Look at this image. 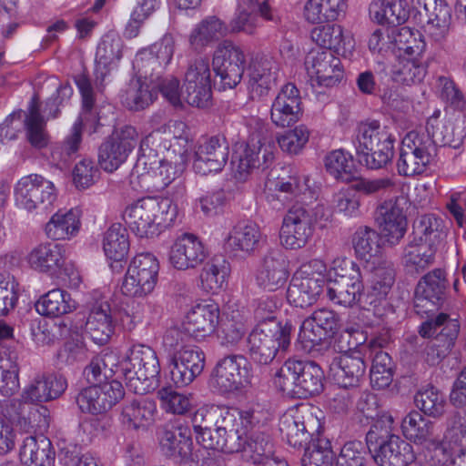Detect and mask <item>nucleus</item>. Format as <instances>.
Returning a JSON list of instances; mask_svg holds the SVG:
<instances>
[{
	"mask_svg": "<svg viewBox=\"0 0 466 466\" xmlns=\"http://www.w3.org/2000/svg\"><path fill=\"white\" fill-rule=\"evenodd\" d=\"M375 220L386 240L395 245L404 237L407 219L398 200H386L376 209Z\"/></svg>",
	"mask_w": 466,
	"mask_h": 466,
	"instance_id": "nucleus-32",
	"label": "nucleus"
},
{
	"mask_svg": "<svg viewBox=\"0 0 466 466\" xmlns=\"http://www.w3.org/2000/svg\"><path fill=\"white\" fill-rule=\"evenodd\" d=\"M169 369L172 381L177 387L189 385L204 370L205 355L196 346H182L169 353Z\"/></svg>",
	"mask_w": 466,
	"mask_h": 466,
	"instance_id": "nucleus-24",
	"label": "nucleus"
},
{
	"mask_svg": "<svg viewBox=\"0 0 466 466\" xmlns=\"http://www.w3.org/2000/svg\"><path fill=\"white\" fill-rule=\"evenodd\" d=\"M377 441V434L370 430L366 434L368 448L360 441H347L340 449L335 466H366L369 461L370 444Z\"/></svg>",
	"mask_w": 466,
	"mask_h": 466,
	"instance_id": "nucleus-57",
	"label": "nucleus"
},
{
	"mask_svg": "<svg viewBox=\"0 0 466 466\" xmlns=\"http://www.w3.org/2000/svg\"><path fill=\"white\" fill-rule=\"evenodd\" d=\"M289 277V263L278 249L270 250L261 259L255 275L257 286L268 292L283 288Z\"/></svg>",
	"mask_w": 466,
	"mask_h": 466,
	"instance_id": "nucleus-26",
	"label": "nucleus"
},
{
	"mask_svg": "<svg viewBox=\"0 0 466 466\" xmlns=\"http://www.w3.org/2000/svg\"><path fill=\"white\" fill-rule=\"evenodd\" d=\"M228 156L229 147L224 137L212 136L204 138L196 147L193 169L202 176L220 172L226 166Z\"/></svg>",
	"mask_w": 466,
	"mask_h": 466,
	"instance_id": "nucleus-23",
	"label": "nucleus"
},
{
	"mask_svg": "<svg viewBox=\"0 0 466 466\" xmlns=\"http://www.w3.org/2000/svg\"><path fill=\"white\" fill-rule=\"evenodd\" d=\"M160 365L156 352L144 344L132 345L122 362L126 385L135 394L145 395L155 390Z\"/></svg>",
	"mask_w": 466,
	"mask_h": 466,
	"instance_id": "nucleus-4",
	"label": "nucleus"
},
{
	"mask_svg": "<svg viewBox=\"0 0 466 466\" xmlns=\"http://www.w3.org/2000/svg\"><path fill=\"white\" fill-rule=\"evenodd\" d=\"M260 238V228L255 222L240 221L232 228L225 241L231 250L250 254L258 247Z\"/></svg>",
	"mask_w": 466,
	"mask_h": 466,
	"instance_id": "nucleus-47",
	"label": "nucleus"
},
{
	"mask_svg": "<svg viewBox=\"0 0 466 466\" xmlns=\"http://www.w3.org/2000/svg\"><path fill=\"white\" fill-rule=\"evenodd\" d=\"M369 11L370 18L381 25H399L409 17L402 0H373Z\"/></svg>",
	"mask_w": 466,
	"mask_h": 466,
	"instance_id": "nucleus-53",
	"label": "nucleus"
},
{
	"mask_svg": "<svg viewBox=\"0 0 466 466\" xmlns=\"http://www.w3.org/2000/svg\"><path fill=\"white\" fill-rule=\"evenodd\" d=\"M292 326L283 327L278 322L258 323L248 337V352L250 360L259 365H268L279 351H286L290 345Z\"/></svg>",
	"mask_w": 466,
	"mask_h": 466,
	"instance_id": "nucleus-8",
	"label": "nucleus"
},
{
	"mask_svg": "<svg viewBox=\"0 0 466 466\" xmlns=\"http://www.w3.org/2000/svg\"><path fill=\"white\" fill-rule=\"evenodd\" d=\"M123 42L116 33L105 35L99 42L96 53V79H103L109 72V66L122 56Z\"/></svg>",
	"mask_w": 466,
	"mask_h": 466,
	"instance_id": "nucleus-49",
	"label": "nucleus"
},
{
	"mask_svg": "<svg viewBox=\"0 0 466 466\" xmlns=\"http://www.w3.org/2000/svg\"><path fill=\"white\" fill-rule=\"evenodd\" d=\"M346 8V0H308L304 16L312 24L335 21L345 14Z\"/></svg>",
	"mask_w": 466,
	"mask_h": 466,
	"instance_id": "nucleus-55",
	"label": "nucleus"
},
{
	"mask_svg": "<svg viewBox=\"0 0 466 466\" xmlns=\"http://www.w3.org/2000/svg\"><path fill=\"white\" fill-rule=\"evenodd\" d=\"M19 457L25 466H55L56 451L49 439L28 436L23 441Z\"/></svg>",
	"mask_w": 466,
	"mask_h": 466,
	"instance_id": "nucleus-43",
	"label": "nucleus"
},
{
	"mask_svg": "<svg viewBox=\"0 0 466 466\" xmlns=\"http://www.w3.org/2000/svg\"><path fill=\"white\" fill-rule=\"evenodd\" d=\"M305 68L312 86L332 87L344 76L339 57L329 50H311L305 58Z\"/></svg>",
	"mask_w": 466,
	"mask_h": 466,
	"instance_id": "nucleus-22",
	"label": "nucleus"
},
{
	"mask_svg": "<svg viewBox=\"0 0 466 466\" xmlns=\"http://www.w3.org/2000/svg\"><path fill=\"white\" fill-rule=\"evenodd\" d=\"M412 5L427 17L426 33L437 43L444 41L451 22V8L445 0H412Z\"/></svg>",
	"mask_w": 466,
	"mask_h": 466,
	"instance_id": "nucleus-31",
	"label": "nucleus"
},
{
	"mask_svg": "<svg viewBox=\"0 0 466 466\" xmlns=\"http://www.w3.org/2000/svg\"><path fill=\"white\" fill-rule=\"evenodd\" d=\"M437 219L431 216H423L414 226L413 237L403 251V264L409 272H420L433 264L438 237Z\"/></svg>",
	"mask_w": 466,
	"mask_h": 466,
	"instance_id": "nucleus-9",
	"label": "nucleus"
},
{
	"mask_svg": "<svg viewBox=\"0 0 466 466\" xmlns=\"http://www.w3.org/2000/svg\"><path fill=\"white\" fill-rule=\"evenodd\" d=\"M75 82L82 96V112L65 139L56 143L51 148L50 162L59 169L66 168L76 157L81 147L83 126L91 133L96 132L101 126L96 106V94L90 80L86 75L79 74L76 76Z\"/></svg>",
	"mask_w": 466,
	"mask_h": 466,
	"instance_id": "nucleus-2",
	"label": "nucleus"
},
{
	"mask_svg": "<svg viewBox=\"0 0 466 466\" xmlns=\"http://www.w3.org/2000/svg\"><path fill=\"white\" fill-rule=\"evenodd\" d=\"M320 428L319 422L310 412L297 410L284 414L279 421V431L288 443L301 448Z\"/></svg>",
	"mask_w": 466,
	"mask_h": 466,
	"instance_id": "nucleus-27",
	"label": "nucleus"
},
{
	"mask_svg": "<svg viewBox=\"0 0 466 466\" xmlns=\"http://www.w3.org/2000/svg\"><path fill=\"white\" fill-rule=\"evenodd\" d=\"M159 445L164 455L180 459L182 461H194L191 430L180 422L167 423L160 431Z\"/></svg>",
	"mask_w": 466,
	"mask_h": 466,
	"instance_id": "nucleus-30",
	"label": "nucleus"
},
{
	"mask_svg": "<svg viewBox=\"0 0 466 466\" xmlns=\"http://www.w3.org/2000/svg\"><path fill=\"white\" fill-rule=\"evenodd\" d=\"M211 86L209 61L204 57L190 61L184 76L183 99L192 106L208 107L211 105Z\"/></svg>",
	"mask_w": 466,
	"mask_h": 466,
	"instance_id": "nucleus-16",
	"label": "nucleus"
},
{
	"mask_svg": "<svg viewBox=\"0 0 466 466\" xmlns=\"http://www.w3.org/2000/svg\"><path fill=\"white\" fill-rule=\"evenodd\" d=\"M354 250L359 258L370 261L380 252V236L371 228L360 227L352 237Z\"/></svg>",
	"mask_w": 466,
	"mask_h": 466,
	"instance_id": "nucleus-64",
	"label": "nucleus"
},
{
	"mask_svg": "<svg viewBox=\"0 0 466 466\" xmlns=\"http://www.w3.org/2000/svg\"><path fill=\"white\" fill-rule=\"evenodd\" d=\"M239 418L235 434L238 448L232 450V453L240 452L245 461L253 464L273 458L271 438L258 428L260 422L258 411L246 410Z\"/></svg>",
	"mask_w": 466,
	"mask_h": 466,
	"instance_id": "nucleus-7",
	"label": "nucleus"
},
{
	"mask_svg": "<svg viewBox=\"0 0 466 466\" xmlns=\"http://www.w3.org/2000/svg\"><path fill=\"white\" fill-rule=\"evenodd\" d=\"M177 216V207L169 198L147 197L125 208L123 218L138 238H155L171 226Z\"/></svg>",
	"mask_w": 466,
	"mask_h": 466,
	"instance_id": "nucleus-3",
	"label": "nucleus"
},
{
	"mask_svg": "<svg viewBox=\"0 0 466 466\" xmlns=\"http://www.w3.org/2000/svg\"><path fill=\"white\" fill-rule=\"evenodd\" d=\"M325 271V264L319 259L301 265L289 282L287 290L289 303L301 309L312 306L323 290Z\"/></svg>",
	"mask_w": 466,
	"mask_h": 466,
	"instance_id": "nucleus-11",
	"label": "nucleus"
},
{
	"mask_svg": "<svg viewBox=\"0 0 466 466\" xmlns=\"http://www.w3.org/2000/svg\"><path fill=\"white\" fill-rule=\"evenodd\" d=\"M273 146L262 142L258 136H252L246 145H239L233 157L232 165L242 177L253 168H268L274 160Z\"/></svg>",
	"mask_w": 466,
	"mask_h": 466,
	"instance_id": "nucleus-25",
	"label": "nucleus"
},
{
	"mask_svg": "<svg viewBox=\"0 0 466 466\" xmlns=\"http://www.w3.org/2000/svg\"><path fill=\"white\" fill-rule=\"evenodd\" d=\"M138 137L137 130L130 125L116 127L98 147L100 167L108 173L119 168L137 147Z\"/></svg>",
	"mask_w": 466,
	"mask_h": 466,
	"instance_id": "nucleus-15",
	"label": "nucleus"
},
{
	"mask_svg": "<svg viewBox=\"0 0 466 466\" xmlns=\"http://www.w3.org/2000/svg\"><path fill=\"white\" fill-rule=\"evenodd\" d=\"M208 252L202 241L194 234L184 233L172 244L168 260L178 270L193 269L203 264Z\"/></svg>",
	"mask_w": 466,
	"mask_h": 466,
	"instance_id": "nucleus-28",
	"label": "nucleus"
},
{
	"mask_svg": "<svg viewBox=\"0 0 466 466\" xmlns=\"http://www.w3.org/2000/svg\"><path fill=\"white\" fill-rule=\"evenodd\" d=\"M157 98V92L148 81L140 78L131 80L125 95L123 103L130 110H141L148 106Z\"/></svg>",
	"mask_w": 466,
	"mask_h": 466,
	"instance_id": "nucleus-60",
	"label": "nucleus"
},
{
	"mask_svg": "<svg viewBox=\"0 0 466 466\" xmlns=\"http://www.w3.org/2000/svg\"><path fill=\"white\" fill-rule=\"evenodd\" d=\"M335 454L328 438L310 440L302 458V466H335Z\"/></svg>",
	"mask_w": 466,
	"mask_h": 466,
	"instance_id": "nucleus-63",
	"label": "nucleus"
},
{
	"mask_svg": "<svg viewBox=\"0 0 466 466\" xmlns=\"http://www.w3.org/2000/svg\"><path fill=\"white\" fill-rule=\"evenodd\" d=\"M15 204L27 212H51L57 200V189L51 180L39 174L21 177L14 189Z\"/></svg>",
	"mask_w": 466,
	"mask_h": 466,
	"instance_id": "nucleus-12",
	"label": "nucleus"
},
{
	"mask_svg": "<svg viewBox=\"0 0 466 466\" xmlns=\"http://www.w3.org/2000/svg\"><path fill=\"white\" fill-rule=\"evenodd\" d=\"M156 402L147 398L126 401L121 408L119 421L127 430H145L154 422Z\"/></svg>",
	"mask_w": 466,
	"mask_h": 466,
	"instance_id": "nucleus-38",
	"label": "nucleus"
},
{
	"mask_svg": "<svg viewBox=\"0 0 466 466\" xmlns=\"http://www.w3.org/2000/svg\"><path fill=\"white\" fill-rule=\"evenodd\" d=\"M28 263L41 272L56 270L64 263L63 248L52 243L40 244L29 253Z\"/></svg>",
	"mask_w": 466,
	"mask_h": 466,
	"instance_id": "nucleus-56",
	"label": "nucleus"
},
{
	"mask_svg": "<svg viewBox=\"0 0 466 466\" xmlns=\"http://www.w3.org/2000/svg\"><path fill=\"white\" fill-rule=\"evenodd\" d=\"M81 227L78 211L58 210L45 225V233L52 240H68L76 237Z\"/></svg>",
	"mask_w": 466,
	"mask_h": 466,
	"instance_id": "nucleus-46",
	"label": "nucleus"
},
{
	"mask_svg": "<svg viewBox=\"0 0 466 466\" xmlns=\"http://www.w3.org/2000/svg\"><path fill=\"white\" fill-rule=\"evenodd\" d=\"M395 48L400 53L398 57H424L426 43L419 31L404 26L396 29Z\"/></svg>",
	"mask_w": 466,
	"mask_h": 466,
	"instance_id": "nucleus-61",
	"label": "nucleus"
},
{
	"mask_svg": "<svg viewBox=\"0 0 466 466\" xmlns=\"http://www.w3.org/2000/svg\"><path fill=\"white\" fill-rule=\"evenodd\" d=\"M165 151L139 145V154L134 167V173L157 189L165 188L178 177L185 169L187 158L167 154Z\"/></svg>",
	"mask_w": 466,
	"mask_h": 466,
	"instance_id": "nucleus-5",
	"label": "nucleus"
},
{
	"mask_svg": "<svg viewBox=\"0 0 466 466\" xmlns=\"http://www.w3.org/2000/svg\"><path fill=\"white\" fill-rule=\"evenodd\" d=\"M249 94L252 99L268 96L279 76L278 64L271 58L256 57L248 66Z\"/></svg>",
	"mask_w": 466,
	"mask_h": 466,
	"instance_id": "nucleus-35",
	"label": "nucleus"
},
{
	"mask_svg": "<svg viewBox=\"0 0 466 466\" xmlns=\"http://www.w3.org/2000/svg\"><path fill=\"white\" fill-rule=\"evenodd\" d=\"M66 380L55 374H37L24 389L21 400H14L11 404L17 420L25 429L45 428L48 426V410L44 406H34V403L46 402L58 398L66 389Z\"/></svg>",
	"mask_w": 466,
	"mask_h": 466,
	"instance_id": "nucleus-1",
	"label": "nucleus"
},
{
	"mask_svg": "<svg viewBox=\"0 0 466 466\" xmlns=\"http://www.w3.org/2000/svg\"><path fill=\"white\" fill-rule=\"evenodd\" d=\"M372 451L380 466H408L415 461L412 445L396 435L382 440Z\"/></svg>",
	"mask_w": 466,
	"mask_h": 466,
	"instance_id": "nucleus-33",
	"label": "nucleus"
},
{
	"mask_svg": "<svg viewBox=\"0 0 466 466\" xmlns=\"http://www.w3.org/2000/svg\"><path fill=\"white\" fill-rule=\"evenodd\" d=\"M460 325L457 319H451L445 313H440L434 319H431L420 326V334L423 338L431 339L441 345L449 343V350H451L458 337Z\"/></svg>",
	"mask_w": 466,
	"mask_h": 466,
	"instance_id": "nucleus-45",
	"label": "nucleus"
},
{
	"mask_svg": "<svg viewBox=\"0 0 466 466\" xmlns=\"http://www.w3.org/2000/svg\"><path fill=\"white\" fill-rule=\"evenodd\" d=\"M230 265L222 256H215L203 267L200 273L201 289L209 293H218L227 284Z\"/></svg>",
	"mask_w": 466,
	"mask_h": 466,
	"instance_id": "nucleus-50",
	"label": "nucleus"
},
{
	"mask_svg": "<svg viewBox=\"0 0 466 466\" xmlns=\"http://www.w3.org/2000/svg\"><path fill=\"white\" fill-rule=\"evenodd\" d=\"M337 266L341 268V271L346 272H337L338 278L328 282L329 299L344 307L359 305L362 309H370L363 300L365 288L360 266L350 259H337L334 261V267Z\"/></svg>",
	"mask_w": 466,
	"mask_h": 466,
	"instance_id": "nucleus-10",
	"label": "nucleus"
},
{
	"mask_svg": "<svg viewBox=\"0 0 466 466\" xmlns=\"http://www.w3.org/2000/svg\"><path fill=\"white\" fill-rule=\"evenodd\" d=\"M218 319L217 304H198L187 314L183 329L196 339H201L215 331Z\"/></svg>",
	"mask_w": 466,
	"mask_h": 466,
	"instance_id": "nucleus-36",
	"label": "nucleus"
},
{
	"mask_svg": "<svg viewBox=\"0 0 466 466\" xmlns=\"http://www.w3.org/2000/svg\"><path fill=\"white\" fill-rule=\"evenodd\" d=\"M311 39L329 51L346 49V46H352L351 38L344 35L342 27L337 24L315 27L311 31Z\"/></svg>",
	"mask_w": 466,
	"mask_h": 466,
	"instance_id": "nucleus-62",
	"label": "nucleus"
},
{
	"mask_svg": "<svg viewBox=\"0 0 466 466\" xmlns=\"http://www.w3.org/2000/svg\"><path fill=\"white\" fill-rule=\"evenodd\" d=\"M395 281V271L391 265L383 264L375 267L365 289L364 303L374 309L384 302Z\"/></svg>",
	"mask_w": 466,
	"mask_h": 466,
	"instance_id": "nucleus-42",
	"label": "nucleus"
},
{
	"mask_svg": "<svg viewBox=\"0 0 466 466\" xmlns=\"http://www.w3.org/2000/svg\"><path fill=\"white\" fill-rule=\"evenodd\" d=\"M129 247L128 232L122 224L115 223L105 232L103 250L107 259L121 263L126 259Z\"/></svg>",
	"mask_w": 466,
	"mask_h": 466,
	"instance_id": "nucleus-54",
	"label": "nucleus"
},
{
	"mask_svg": "<svg viewBox=\"0 0 466 466\" xmlns=\"http://www.w3.org/2000/svg\"><path fill=\"white\" fill-rule=\"evenodd\" d=\"M159 263L149 252L137 254L131 260L121 284L123 295L143 298L153 291L157 281Z\"/></svg>",
	"mask_w": 466,
	"mask_h": 466,
	"instance_id": "nucleus-14",
	"label": "nucleus"
},
{
	"mask_svg": "<svg viewBox=\"0 0 466 466\" xmlns=\"http://www.w3.org/2000/svg\"><path fill=\"white\" fill-rule=\"evenodd\" d=\"M125 396L122 383L116 380L83 389L76 397L79 409L86 413L103 414Z\"/></svg>",
	"mask_w": 466,
	"mask_h": 466,
	"instance_id": "nucleus-21",
	"label": "nucleus"
},
{
	"mask_svg": "<svg viewBox=\"0 0 466 466\" xmlns=\"http://www.w3.org/2000/svg\"><path fill=\"white\" fill-rule=\"evenodd\" d=\"M71 295L61 289H54L43 295L35 303L36 311L46 317L56 318L76 309Z\"/></svg>",
	"mask_w": 466,
	"mask_h": 466,
	"instance_id": "nucleus-52",
	"label": "nucleus"
},
{
	"mask_svg": "<svg viewBox=\"0 0 466 466\" xmlns=\"http://www.w3.org/2000/svg\"><path fill=\"white\" fill-rule=\"evenodd\" d=\"M303 115L299 90L291 83L282 86L272 102L270 119L279 127H288L299 122Z\"/></svg>",
	"mask_w": 466,
	"mask_h": 466,
	"instance_id": "nucleus-29",
	"label": "nucleus"
},
{
	"mask_svg": "<svg viewBox=\"0 0 466 466\" xmlns=\"http://www.w3.org/2000/svg\"><path fill=\"white\" fill-rule=\"evenodd\" d=\"M446 288L447 283L443 270L437 268L429 272L417 285L415 291L416 307L426 308V310L430 311L431 309L427 308L428 304L440 306L444 300Z\"/></svg>",
	"mask_w": 466,
	"mask_h": 466,
	"instance_id": "nucleus-40",
	"label": "nucleus"
},
{
	"mask_svg": "<svg viewBox=\"0 0 466 466\" xmlns=\"http://www.w3.org/2000/svg\"><path fill=\"white\" fill-rule=\"evenodd\" d=\"M324 374L313 361L287 360L275 374V384L283 392L308 398L319 394L323 389Z\"/></svg>",
	"mask_w": 466,
	"mask_h": 466,
	"instance_id": "nucleus-6",
	"label": "nucleus"
},
{
	"mask_svg": "<svg viewBox=\"0 0 466 466\" xmlns=\"http://www.w3.org/2000/svg\"><path fill=\"white\" fill-rule=\"evenodd\" d=\"M228 34V25L218 16L209 15L195 25L189 34L188 42L193 50L201 52Z\"/></svg>",
	"mask_w": 466,
	"mask_h": 466,
	"instance_id": "nucleus-44",
	"label": "nucleus"
},
{
	"mask_svg": "<svg viewBox=\"0 0 466 466\" xmlns=\"http://www.w3.org/2000/svg\"><path fill=\"white\" fill-rule=\"evenodd\" d=\"M246 65V56L242 49L233 42L225 40L216 48L212 66L219 77L220 88H235L241 81Z\"/></svg>",
	"mask_w": 466,
	"mask_h": 466,
	"instance_id": "nucleus-17",
	"label": "nucleus"
},
{
	"mask_svg": "<svg viewBox=\"0 0 466 466\" xmlns=\"http://www.w3.org/2000/svg\"><path fill=\"white\" fill-rule=\"evenodd\" d=\"M427 66L424 57H398L392 75L395 81L404 85L419 84L427 74Z\"/></svg>",
	"mask_w": 466,
	"mask_h": 466,
	"instance_id": "nucleus-58",
	"label": "nucleus"
},
{
	"mask_svg": "<svg viewBox=\"0 0 466 466\" xmlns=\"http://www.w3.org/2000/svg\"><path fill=\"white\" fill-rule=\"evenodd\" d=\"M312 212L303 204L292 205L282 219L279 231L280 243L289 249L306 246L313 234Z\"/></svg>",
	"mask_w": 466,
	"mask_h": 466,
	"instance_id": "nucleus-18",
	"label": "nucleus"
},
{
	"mask_svg": "<svg viewBox=\"0 0 466 466\" xmlns=\"http://www.w3.org/2000/svg\"><path fill=\"white\" fill-rule=\"evenodd\" d=\"M372 355V365L370 368V383L373 388L381 390L388 387L393 380V363L390 356L379 348L382 343L376 339L370 342Z\"/></svg>",
	"mask_w": 466,
	"mask_h": 466,
	"instance_id": "nucleus-51",
	"label": "nucleus"
},
{
	"mask_svg": "<svg viewBox=\"0 0 466 466\" xmlns=\"http://www.w3.org/2000/svg\"><path fill=\"white\" fill-rule=\"evenodd\" d=\"M249 363L242 355H229L216 365L211 383L220 393H229L251 384Z\"/></svg>",
	"mask_w": 466,
	"mask_h": 466,
	"instance_id": "nucleus-20",
	"label": "nucleus"
},
{
	"mask_svg": "<svg viewBox=\"0 0 466 466\" xmlns=\"http://www.w3.org/2000/svg\"><path fill=\"white\" fill-rule=\"evenodd\" d=\"M365 370L366 365L360 357L342 354L333 358L329 375L340 388H354L359 386Z\"/></svg>",
	"mask_w": 466,
	"mask_h": 466,
	"instance_id": "nucleus-37",
	"label": "nucleus"
},
{
	"mask_svg": "<svg viewBox=\"0 0 466 466\" xmlns=\"http://www.w3.org/2000/svg\"><path fill=\"white\" fill-rule=\"evenodd\" d=\"M190 140L187 125L180 120H172L147 135L140 144L187 159Z\"/></svg>",
	"mask_w": 466,
	"mask_h": 466,
	"instance_id": "nucleus-19",
	"label": "nucleus"
},
{
	"mask_svg": "<svg viewBox=\"0 0 466 466\" xmlns=\"http://www.w3.org/2000/svg\"><path fill=\"white\" fill-rule=\"evenodd\" d=\"M236 418L227 415L218 427L196 431L198 442L205 449L232 453V450L238 448V438L235 437L236 426H238Z\"/></svg>",
	"mask_w": 466,
	"mask_h": 466,
	"instance_id": "nucleus-34",
	"label": "nucleus"
},
{
	"mask_svg": "<svg viewBox=\"0 0 466 466\" xmlns=\"http://www.w3.org/2000/svg\"><path fill=\"white\" fill-rule=\"evenodd\" d=\"M24 126L26 139L33 147L41 149L48 145L49 135L44 116L40 113L39 100L36 96L31 98L28 105Z\"/></svg>",
	"mask_w": 466,
	"mask_h": 466,
	"instance_id": "nucleus-48",
	"label": "nucleus"
},
{
	"mask_svg": "<svg viewBox=\"0 0 466 466\" xmlns=\"http://www.w3.org/2000/svg\"><path fill=\"white\" fill-rule=\"evenodd\" d=\"M435 155L436 146L429 135L409 132L401 141L398 173L404 177L422 174Z\"/></svg>",
	"mask_w": 466,
	"mask_h": 466,
	"instance_id": "nucleus-13",
	"label": "nucleus"
},
{
	"mask_svg": "<svg viewBox=\"0 0 466 466\" xmlns=\"http://www.w3.org/2000/svg\"><path fill=\"white\" fill-rule=\"evenodd\" d=\"M404 436L419 443H429L433 447L435 456L443 454L439 437L435 434L433 422L424 418L420 412H410L401 421Z\"/></svg>",
	"mask_w": 466,
	"mask_h": 466,
	"instance_id": "nucleus-39",
	"label": "nucleus"
},
{
	"mask_svg": "<svg viewBox=\"0 0 466 466\" xmlns=\"http://www.w3.org/2000/svg\"><path fill=\"white\" fill-rule=\"evenodd\" d=\"M115 325L111 316V308L107 300L96 301L86 322V331L99 345L106 344L114 333Z\"/></svg>",
	"mask_w": 466,
	"mask_h": 466,
	"instance_id": "nucleus-41",
	"label": "nucleus"
},
{
	"mask_svg": "<svg viewBox=\"0 0 466 466\" xmlns=\"http://www.w3.org/2000/svg\"><path fill=\"white\" fill-rule=\"evenodd\" d=\"M243 410L238 409H221L217 406H203L198 409L192 416V424L195 431L216 428L220 421L226 419L227 415L234 418L237 421L240 420Z\"/></svg>",
	"mask_w": 466,
	"mask_h": 466,
	"instance_id": "nucleus-59",
	"label": "nucleus"
}]
</instances>
